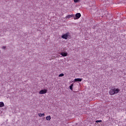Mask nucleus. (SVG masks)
Wrapping results in <instances>:
<instances>
[{
  "label": "nucleus",
  "instance_id": "obj_1",
  "mask_svg": "<svg viewBox=\"0 0 126 126\" xmlns=\"http://www.w3.org/2000/svg\"><path fill=\"white\" fill-rule=\"evenodd\" d=\"M120 90L119 89H111L109 91L110 95H115V94H118L120 92Z\"/></svg>",
  "mask_w": 126,
  "mask_h": 126
},
{
  "label": "nucleus",
  "instance_id": "obj_2",
  "mask_svg": "<svg viewBox=\"0 0 126 126\" xmlns=\"http://www.w3.org/2000/svg\"><path fill=\"white\" fill-rule=\"evenodd\" d=\"M80 17H81V14H80V13H77L74 17V20H76V19H79Z\"/></svg>",
  "mask_w": 126,
  "mask_h": 126
},
{
  "label": "nucleus",
  "instance_id": "obj_3",
  "mask_svg": "<svg viewBox=\"0 0 126 126\" xmlns=\"http://www.w3.org/2000/svg\"><path fill=\"white\" fill-rule=\"evenodd\" d=\"M47 92H48V90L47 89L41 90L39 92V94H46Z\"/></svg>",
  "mask_w": 126,
  "mask_h": 126
},
{
  "label": "nucleus",
  "instance_id": "obj_4",
  "mask_svg": "<svg viewBox=\"0 0 126 126\" xmlns=\"http://www.w3.org/2000/svg\"><path fill=\"white\" fill-rule=\"evenodd\" d=\"M68 37V34H64L62 35V38H63V39H65V40H67Z\"/></svg>",
  "mask_w": 126,
  "mask_h": 126
},
{
  "label": "nucleus",
  "instance_id": "obj_5",
  "mask_svg": "<svg viewBox=\"0 0 126 126\" xmlns=\"http://www.w3.org/2000/svg\"><path fill=\"white\" fill-rule=\"evenodd\" d=\"M82 81V79L81 78H76L74 80V82H81Z\"/></svg>",
  "mask_w": 126,
  "mask_h": 126
},
{
  "label": "nucleus",
  "instance_id": "obj_6",
  "mask_svg": "<svg viewBox=\"0 0 126 126\" xmlns=\"http://www.w3.org/2000/svg\"><path fill=\"white\" fill-rule=\"evenodd\" d=\"M73 16H74V15H72V14H71V15H68L67 16H66L65 17V18L69 19V18H71V17H73Z\"/></svg>",
  "mask_w": 126,
  "mask_h": 126
},
{
  "label": "nucleus",
  "instance_id": "obj_7",
  "mask_svg": "<svg viewBox=\"0 0 126 126\" xmlns=\"http://www.w3.org/2000/svg\"><path fill=\"white\" fill-rule=\"evenodd\" d=\"M61 55L63 57H66V56H67V53H64V52H62L61 53Z\"/></svg>",
  "mask_w": 126,
  "mask_h": 126
},
{
  "label": "nucleus",
  "instance_id": "obj_8",
  "mask_svg": "<svg viewBox=\"0 0 126 126\" xmlns=\"http://www.w3.org/2000/svg\"><path fill=\"white\" fill-rule=\"evenodd\" d=\"M2 107H4V103L3 102H0V108H1Z\"/></svg>",
  "mask_w": 126,
  "mask_h": 126
},
{
  "label": "nucleus",
  "instance_id": "obj_9",
  "mask_svg": "<svg viewBox=\"0 0 126 126\" xmlns=\"http://www.w3.org/2000/svg\"><path fill=\"white\" fill-rule=\"evenodd\" d=\"M51 119H52V118L50 116H47L46 118L47 121H51Z\"/></svg>",
  "mask_w": 126,
  "mask_h": 126
},
{
  "label": "nucleus",
  "instance_id": "obj_10",
  "mask_svg": "<svg viewBox=\"0 0 126 126\" xmlns=\"http://www.w3.org/2000/svg\"><path fill=\"white\" fill-rule=\"evenodd\" d=\"M38 116H39V117H43V116H45V114H44V113H43V114H42V113H39V114H38Z\"/></svg>",
  "mask_w": 126,
  "mask_h": 126
},
{
  "label": "nucleus",
  "instance_id": "obj_11",
  "mask_svg": "<svg viewBox=\"0 0 126 126\" xmlns=\"http://www.w3.org/2000/svg\"><path fill=\"white\" fill-rule=\"evenodd\" d=\"M72 87H73V84H72L70 86H69V89L70 90H72Z\"/></svg>",
  "mask_w": 126,
  "mask_h": 126
},
{
  "label": "nucleus",
  "instance_id": "obj_12",
  "mask_svg": "<svg viewBox=\"0 0 126 126\" xmlns=\"http://www.w3.org/2000/svg\"><path fill=\"white\" fill-rule=\"evenodd\" d=\"M64 74H63V73H62V74H60L59 75V77H62L63 76H64Z\"/></svg>",
  "mask_w": 126,
  "mask_h": 126
},
{
  "label": "nucleus",
  "instance_id": "obj_13",
  "mask_svg": "<svg viewBox=\"0 0 126 126\" xmlns=\"http://www.w3.org/2000/svg\"><path fill=\"white\" fill-rule=\"evenodd\" d=\"M74 2H79L80 1V0H74Z\"/></svg>",
  "mask_w": 126,
  "mask_h": 126
},
{
  "label": "nucleus",
  "instance_id": "obj_14",
  "mask_svg": "<svg viewBox=\"0 0 126 126\" xmlns=\"http://www.w3.org/2000/svg\"><path fill=\"white\" fill-rule=\"evenodd\" d=\"M96 123H102V120H97V121H96Z\"/></svg>",
  "mask_w": 126,
  "mask_h": 126
},
{
  "label": "nucleus",
  "instance_id": "obj_15",
  "mask_svg": "<svg viewBox=\"0 0 126 126\" xmlns=\"http://www.w3.org/2000/svg\"><path fill=\"white\" fill-rule=\"evenodd\" d=\"M2 49H3V50H5V49H6V46H3Z\"/></svg>",
  "mask_w": 126,
  "mask_h": 126
}]
</instances>
